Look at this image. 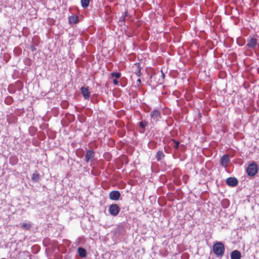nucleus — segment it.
<instances>
[{"mask_svg": "<svg viewBox=\"0 0 259 259\" xmlns=\"http://www.w3.org/2000/svg\"><path fill=\"white\" fill-rule=\"evenodd\" d=\"M213 251L217 257H222L225 252V246L221 242H217L213 245Z\"/></svg>", "mask_w": 259, "mask_h": 259, "instance_id": "nucleus-1", "label": "nucleus"}, {"mask_svg": "<svg viewBox=\"0 0 259 259\" xmlns=\"http://www.w3.org/2000/svg\"><path fill=\"white\" fill-rule=\"evenodd\" d=\"M258 170L257 164L253 161L250 163L246 169V172L250 177H254Z\"/></svg>", "mask_w": 259, "mask_h": 259, "instance_id": "nucleus-2", "label": "nucleus"}, {"mask_svg": "<svg viewBox=\"0 0 259 259\" xmlns=\"http://www.w3.org/2000/svg\"><path fill=\"white\" fill-rule=\"evenodd\" d=\"M120 207L117 204H111L109 207V212L113 216H116L120 211Z\"/></svg>", "mask_w": 259, "mask_h": 259, "instance_id": "nucleus-3", "label": "nucleus"}, {"mask_svg": "<svg viewBox=\"0 0 259 259\" xmlns=\"http://www.w3.org/2000/svg\"><path fill=\"white\" fill-rule=\"evenodd\" d=\"M80 92L85 100H89L90 98L91 93L88 87L83 86L80 88Z\"/></svg>", "mask_w": 259, "mask_h": 259, "instance_id": "nucleus-4", "label": "nucleus"}, {"mask_svg": "<svg viewBox=\"0 0 259 259\" xmlns=\"http://www.w3.org/2000/svg\"><path fill=\"white\" fill-rule=\"evenodd\" d=\"M150 116L154 121H157L161 118V113L159 110L154 109L150 114Z\"/></svg>", "mask_w": 259, "mask_h": 259, "instance_id": "nucleus-5", "label": "nucleus"}, {"mask_svg": "<svg viewBox=\"0 0 259 259\" xmlns=\"http://www.w3.org/2000/svg\"><path fill=\"white\" fill-rule=\"evenodd\" d=\"M226 184L231 187H235L237 185L238 183V180L235 177H230L227 179Z\"/></svg>", "mask_w": 259, "mask_h": 259, "instance_id": "nucleus-6", "label": "nucleus"}, {"mask_svg": "<svg viewBox=\"0 0 259 259\" xmlns=\"http://www.w3.org/2000/svg\"><path fill=\"white\" fill-rule=\"evenodd\" d=\"M246 46L251 49L254 48L257 44V39L255 38H251L247 39Z\"/></svg>", "mask_w": 259, "mask_h": 259, "instance_id": "nucleus-7", "label": "nucleus"}, {"mask_svg": "<svg viewBox=\"0 0 259 259\" xmlns=\"http://www.w3.org/2000/svg\"><path fill=\"white\" fill-rule=\"evenodd\" d=\"M109 198L113 200H117L120 197V193L118 191H112L109 195Z\"/></svg>", "mask_w": 259, "mask_h": 259, "instance_id": "nucleus-8", "label": "nucleus"}, {"mask_svg": "<svg viewBox=\"0 0 259 259\" xmlns=\"http://www.w3.org/2000/svg\"><path fill=\"white\" fill-rule=\"evenodd\" d=\"M95 156V153L92 150H88L87 151L85 156V160L86 162H88L90 160H93L94 157Z\"/></svg>", "mask_w": 259, "mask_h": 259, "instance_id": "nucleus-9", "label": "nucleus"}, {"mask_svg": "<svg viewBox=\"0 0 259 259\" xmlns=\"http://www.w3.org/2000/svg\"><path fill=\"white\" fill-rule=\"evenodd\" d=\"M230 256L231 259H241V254L239 251L234 250L231 252Z\"/></svg>", "mask_w": 259, "mask_h": 259, "instance_id": "nucleus-10", "label": "nucleus"}, {"mask_svg": "<svg viewBox=\"0 0 259 259\" xmlns=\"http://www.w3.org/2000/svg\"><path fill=\"white\" fill-rule=\"evenodd\" d=\"M229 156L227 154L224 155L220 160V162L221 165L223 166H225L227 163L229 162Z\"/></svg>", "mask_w": 259, "mask_h": 259, "instance_id": "nucleus-11", "label": "nucleus"}, {"mask_svg": "<svg viewBox=\"0 0 259 259\" xmlns=\"http://www.w3.org/2000/svg\"><path fill=\"white\" fill-rule=\"evenodd\" d=\"M165 157V154L162 150H159L156 154V159L157 161H159Z\"/></svg>", "mask_w": 259, "mask_h": 259, "instance_id": "nucleus-12", "label": "nucleus"}, {"mask_svg": "<svg viewBox=\"0 0 259 259\" xmlns=\"http://www.w3.org/2000/svg\"><path fill=\"white\" fill-rule=\"evenodd\" d=\"M78 252L79 255L81 257H85L87 256V251L86 250L81 247L78 248Z\"/></svg>", "mask_w": 259, "mask_h": 259, "instance_id": "nucleus-13", "label": "nucleus"}, {"mask_svg": "<svg viewBox=\"0 0 259 259\" xmlns=\"http://www.w3.org/2000/svg\"><path fill=\"white\" fill-rule=\"evenodd\" d=\"M68 19L70 24H76L78 22V18L76 16H71Z\"/></svg>", "mask_w": 259, "mask_h": 259, "instance_id": "nucleus-14", "label": "nucleus"}, {"mask_svg": "<svg viewBox=\"0 0 259 259\" xmlns=\"http://www.w3.org/2000/svg\"><path fill=\"white\" fill-rule=\"evenodd\" d=\"M148 122L146 121H142L139 122V125L141 128V130L140 131L141 133H144L145 132V128L146 125H147Z\"/></svg>", "mask_w": 259, "mask_h": 259, "instance_id": "nucleus-15", "label": "nucleus"}, {"mask_svg": "<svg viewBox=\"0 0 259 259\" xmlns=\"http://www.w3.org/2000/svg\"><path fill=\"white\" fill-rule=\"evenodd\" d=\"M40 176L38 172H35L32 174L31 179L34 182H37L39 180Z\"/></svg>", "mask_w": 259, "mask_h": 259, "instance_id": "nucleus-16", "label": "nucleus"}, {"mask_svg": "<svg viewBox=\"0 0 259 259\" xmlns=\"http://www.w3.org/2000/svg\"><path fill=\"white\" fill-rule=\"evenodd\" d=\"M90 0H81V6L84 8H87L90 4Z\"/></svg>", "mask_w": 259, "mask_h": 259, "instance_id": "nucleus-17", "label": "nucleus"}, {"mask_svg": "<svg viewBox=\"0 0 259 259\" xmlns=\"http://www.w3.org/2000/svg\"><path fill=\"white\" fill-rule=\"evenodd\" d=\"M111 75L112 77H115V79H118L120 77L121 74L119 72H113L111 74Z\"/></svg>", "mask_w": 259, "mask_h": 259, "instance_id": "nucleus-18", "label": "nucleus"}, {"mask_svg": "<svg viewBox=\"0 0 259 259\" xmlns=\"http://www.w3.org/2000/svg\"><path fill=\"white\" fill-rule=\"evenodd\" d=\"M172 141L174 143V145L173 146L174 148L176 149H178L180 145V142L175 140V139H172Z\"/></svg>", "mask_w": 259, "mask_h": 259, "instance_id": "nucleus-19", "label": "nucleus"}, {"mask_svg": "<svg viewBox=\"0 0 259 259\" xmlns=\"http://www.w3.org/2000/svg\"><path fill=\"white\" fill-rule=\"evenodd\" d=\"M22 227L25 230H29L31 228V225L27 223H23Z\"/></svg>", "mask_w": 259, "mask_h": 259, "instance_id": "nucleus-20", "label": "nucleus"}, {"mask_svg": "<svg viewBox=\"0 0 259 259\" xmlns=\"http://www.w3.org/2000/svg\"><path fill=\"white\" fill-rule=\"evenodd\" d=\"M127 12H126L124 14H123L119 19V21L120 22H125V17L127 16Z\"/></svg>", "mask_w": 259, "mask_h": 259, "instance_id": "nucleus-21", "label": "nucleus"}, {"mask_svg": "<svg viewBox=\"0 0 259 259\" xmlns=\"http://www.w3.org/2000/svg\"><path fill=\"white\" fill-rule=\"evenodd\" d=\"M136 74L137 76H139V77L142 74L141 69L139 67H138V70L136 72Z\"/></svg>", "mask_w": 259, "mask_h": 259, "instance_id": "nucleus-22", "label": "nucleus"}, {"mask_svg": "<svg viewBox=\"0 0 259 259\" xmlns=\"http://www.w3.org/2000/svg\"><path fill=\"white\" fill-rule=\"evenodd\" d=\"M141 80L140 78H139L138 79H137V85L138 87H139L140 85V84H141Z\"/></svg>", "mask_w": 259, "mask_h": 259, "instance_id": "nucleus-23", "label": "nucleus"}, {"mask_svg": "<svg viewBox=\"0 0 259 259\" xmlns=\"http://www.w3.org/2000/svg\"><path fill=\"white\" fill-rule=\"evenodd\" d=\"M113 83L114 85H117L118 84V81L117 79H115L113 80Z\"/></svg>", "mask_w": 259, "mask_h": 259, "instance_id": "nucleus-24", "label": "nucleus"}, {"mask_svg": "<svg viewBox=\"0 0 259 259\" xmlns=\"http://www.w3.org/2000/svg\"><path fill=\"white\" fill-rule=\"evenodd\" d=\"M162 76L163 77H164V74H163V73H162Z\"/></svg>", "mask_w": 259, "mask_h": 259, "instance_id": "nucleus-25", "label": "nucleus"}]
</instances>
